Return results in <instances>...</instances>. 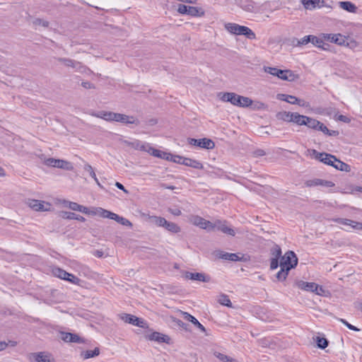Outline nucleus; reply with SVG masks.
<instances>
[{
    "instance_id": "f257e3e1",
    "label": "nucleus",
    "mask_w": 362,
    "mask_h": 362,
    "mask_svg": "<svg viewBox=\"0 0 362 362\" xmlns=\"http://www.w3.org/2000/svg\"><path fill=\"white\" fill-rule=\"evenodd\" d=\"M221 95V100L223 102H229L232 105L246 107L252 105V100L245 96L238 95L235 93H220Z\"/></svg>"
},
{
    "instance_id": "f03ea898",
    "label": "nucleus",
    "mask_w": 362,
    "mask_h": 362,
    "mask_svg": "<svg viewBox=\"0 0 362 362\" xmlns=\"http://www.w3.org/2000/svg\"><path fill=\"white\" fill-rule=\"evenodd\" d=\"M225 29L233 35H245L249 40H255L256 38L255 33L250 28L245 25L228 23L225 24Z\"/></svg>"
},
{
    "instance_id": "7ed1b4c3",
    "label": "nucleus",
    "mask_w": 362,
    "mask_h": 362,
    "mask_svg": "<svg viewBox=\"0 0 362 362\" xmlns=\"http://www.w3.org/2000/svg\"><path fill=\"white\" fill-rule=\"evenodd\" d=\"M298 264V258L294 252L291 250L287 251L284 256L280 258V267H285L287 269H291L296 267Z\"/></svg>"
},
{
    "instance_id": "20e7f679",
    "label": "nucleus",
    "mask_w": 362,
    "mask_h": 362,
    "mask_svg": "<svg viewBox=\"0 0 362 362\" xmlns=\"http://www.w3.org/2000/svg\"><path fill=\"white\" fill-rule=\"evenodd\" d=\"M310 155L316 160L332 167L334 166V161H337L335 156L325 152L320 153L315 149L310 150Z\"/></svg>"
},
{
    "instance_id": "39448f33",
    "label": "nucleus",
    "mask_w": 362,
    "mask_h": 362,
    "mask_svg": "<svg viewBox=\"0 0 362 362\" xmlns=\"http://www.w3.org/2000/svg\"><path fill=\"white\" fill-rule=\"evenodd\" d=\"M216 230L231 236H235V235L234 229L229 227L226 221L216 220L214 222H211L210 231H214Z\"/></svg>"
},
{
    "instance_id": "423d86ee",
    "label": "nucleus",
    "mask_w": 362,
    "mask_h": 362,
    "mask_svg": "<svg viewBox=\"0 0 362 362\" xmlns=\"http://www.w3.org/2000/svg\"><path fill=\"white\" fill-rule=\"evenodd\" d=\"M188 144L205 149H213L215 147V143L210 139H188Z\"/></svg>"
},
{
    "instance_id": "0eeeda50",
    "label": "nucleus",
    "mask_w": 362,
    "mask_h": 362,
    "mask_svg": "<svg viewBox=\"0 0 362 362\" xmlns=\"http://www.w3.org/2000/svg\"><path fill=\"white\" fill-rule=\"evenodd\" d=\"M322 37L325 40L329 41L331 42H334L338 45H348L349 43L347 42V38L340 34H327V33H323Z\"/></svg>"
},
{
    "instance_id": "6e6552de",
    "label": "nucleus",
    "mask_w": 362,
    "mask_h": 362,
    "mask_svg": "<svg viewBox=\"0 0 362 362\" xmlns=\"http://www.w3.org/2000/svg\"><path fill=\"white\" fill-rule=\"evenodd\" d=\"M120 318L126 323H129L139 327L144 328L146 325V322L139 317L131 314L124 313L121 315Z\"/></svg>"
},
{
    "instance_id": "1a4fd4ad",
    "label": "nucleus",
    "mask_w": 362,
    "mask_h": 362,
    "mask_svg": "<svg viewBox=\"0 0 362 362\" xmlns=\"http://www.w3.org/2000/svg\"><path fill=\"white\" fill-rule=\"evenodd\" d=\"M190 222L197 226L202 229H205L208 231H210V227L211 226V222L207 220H205L201 216H192L189 218Z\"/></svg>"
},
{
    "instance_id": "9d476101",
    "label": "nucleus",
    "mask_w": 362,
    "mask_h": 362,
    "mask_svg": "<svg viewBox=\"0 0 362 362\" xmlns=\"http://www.w3.org/2000/svg\"><path fill=\"white\" fill-rule=\"evenodd\" d=\"M305 185L307 187H317V186H322V187H332L334 185V184L331 181L322 180V179H319V178H314V179L306 180L305 182Z\"/></svg>"
},
{
    "instance_id": "9b49d317",
    "label": "nucleus",
    "mask_w": 362,
    "mask_h": 362,
    "mask_svg": "<svg viewBox=\"0 0 362 362\" xmlns=\"http://www.w3.org/2000/svg\"><path fill=\"white\" fill-rule=\"evenodd\" d=\"M184 277L187 279H190L193 281H198L201 282H209L211 278L209 275H206L204 273H192L189 272H185L184 273Z\"/></svg>"
},
{
    "instance_id": "f8f14e48",
    "label": "nucleus",
    "mask_w": 362,
    "mask_h": 362,
    "mask_svg": "<svg viewBox=\"0 0 362 362\" xmlns=\"http://www.w3.org/2000/svg\"><path fill=\"white\" fill-rule=\"evenodd\" d=\"M115 122H120L126 124H135L139 125L140 122L133 116H129L124 114L117 113Z\"/></svg>"
},
{
    "instance_id": "ddd939ff",
    "label": "nucleus",
    "mask_w": 362,
    "mask_h": 362,
    "mask_svg": "<svg viewBox=\"0 0 362 362\" xmlns=\"http://www.w3.org/2000/svg\"><path fill=\"white\" fill-rule=\"evenodd\" d=\"M50 204L44 201L32 199L29 202V206L37 211H45L49 209Z\"/></svg>"
},
{
    "instance_id": "4468645a",
    "label": "nucleus",
    "mask_w": 362,
    "mask_h": 362,
    "mask_svg": "<svg viewBox=\"0 0 362 362\" xmlns=\"http://www.w3.org/2000/svg\"><path fill=\"white\" fill-rule=\"evenodd\" d=\"M148 339L151 341H155L158 343L163 342L166 344H170V338L168 335L161 334L158 332H153V333L149 334L148 336Z\"/></svg>"
},
{
    "instance_id": "2eb2a0df",
    "label": "nucleus",
    "mask_w": 362,
    "mask_h": 362,
    "mask_svg": "<svg viewBox=\"0 0 362 362\" xmlns=\"http://www.w3.org/2000/svg\"><path fill=\"white\" fill-rule=\"evenodd\" d=\"M304 8L307 10H313L316 8H321L324 6V0H301Z\"/></svg>"
},
{
    "instance_id": "dca6fc26",
    "label": "nucleus",
    "mask_w": 362,
    "mask_h": 362,
    "mask_svg": "<svg viewBox=\"0 0 362 362\" xmlns=\"http://www.w3.org/2000/svg\"><path fill=\"white\" fill-rule=\"evenodd\" d=\"M116 115V112L108 111H100L92 114L93 116L101 118L107 122H115Z\"/></svg>"
},
{
    "instance_id": "f3484780",
    "label": "nucleus",
    "mask_w": 362,
    "mask_h": 362,
    "mask_svg": "<svg viewBox=\"0 0 362 362\" xmlns=\"http://www.w3.org/2000/svg\"><path fill=\"white\" fill-rule=\"evenodd\" d=\"M57 61L59 62L62 63L66 66L72 67L76 70H80L81 68L83 67L81 62H76L75 60H73V59H69V58L59 57V58H57Z\"/></svg>"
},
{
    "instance_id": "a211bd4d",
    "label": "nucleus",
    "mask_w": 362,
    "mask_h": 362,
    "mask_svg": "<svg viewBox=\"0 0 362 362\" xmlns=\"http://www.w3.org/2000/svg\"><path fill=\"white\" fill-rule=\"evenodd\" d=\"M182 315L185 320L191 322L193 325H194L200 331L202 332H206L205 327L192 315L187 312H182Z\"/></svg>"
},
{
    "instance_id": "6ab92c4d",
    "label": "nucleus",
    "mask_w": 362,
    "mask_h": 362,
    "mask_svg": "<svg viewBox=\"0 0 362 362\" xmlns=\"http://www.w3.org/2000/svg\"><path fill=\"white\" fill-rule=\"evenodd\" d=\"M339 5L341 8L347 12L356 13L358 11V7L351 1H339Z\"/></svg>"
},
{
    "instance_id": "aec40b11",
    "label": "nucleus",
    "mask_w": 362,
    "mask_h": 362,
    "mask_svg": "<svg viewBox=\"0 0 362 362\" xmlns=\"http://www.w3.org/2000/svg\"><path fill=\"white\" fill-rule=\"evenodd\" d=\"M218 257L223 259L232 261V262L242 261L243 258V256L240 257L238 254L229 253V252H221L219 253Z\"/></svg>"
},
{
    "instance_id": "412c9836",
    "label": "nucleus",
    "mask_w": 362,
    "mask_h": 362,
    "mask_svg": "<svg viewBox=\"0 0 362 362\" xmlns=\"http://www.w3.org/2000/svg\"><path fill=\"white\" fill-rule=\"evenodd\" d=\"M277 77L281 80L293 81L296 78V75L291 70L280 69V71H279V76Z\"/></svg>"
},
{
    "instance_id": "4be33fe9",
    "label": "nucleus",
    "mask_w": 362,
    "mask_h": 362,
    "mask_svg": "<svg viewBox=\"0 0 362 362\" xmlns=\"http://www.w3.org/2000/svg\"><path fill=\"white\" fill-rule=\"evenodd\" d=\"M182 165L194 169L204 168L203 164L200 161L186 157L185 160H183Z\"/></svg>"
},
{
    "instance_id": "5701e85b",
    "label": "nucleus",
    "mask_w": 362,
    "mask_h": 362,
    "mask_svg": "<svg viewBox=\"0 0 362 362\" xmlns=\"http://www.w3.org/2000/svg\"><path fill=\"white\" fill-rule=\"evenodd\" d=\"M60 216L64 219H74L82 222L86 221V218L83 216L69 211H62Z\"/></svg>"
},
{
    "instance_id": "b1692460",
    "label": "nucleus",
    "mask_w": 362,
    "mask_h": 362,
    "mask_svg": "<svg viewBox=\"0 0 362 362\" xmlns=\"http://www.w3.org/2000/svg\"><path fill=\"white\" fill-rule=\"evenodd\" d=\"M297 286L299 288L306 291L313 292L314 288H316V284L314 282H306L303 281H299L297 283Z\"/></svg>"
},
{
    "instance_id": "393cba45",
    "label": "nucleus",
    "mask_w": 362,
    "mask_h": 362,
    "mask_svg": "<svg viewBox=\"0 0 362 362\" xmlns=\"http://www.w3.org/2000/svg\"><path fill=\"white\" fill-rule=\"evenodd\" d=\"M31 358L35 362H51L49 355L44 352L32 354Z\"/></svg>"
},
{
    "instance_id": "a878e982",
    "label": "nucleus",
    "mask_w": 362,
    "mask_h": 362,
    "mask_svg": "<svg viewBox=\"0 0 362 362\" xmlns=\"http://www.w3.org/2000/svg\"><path fill=\"white\" fill-rule=\"evenodd\" d=\"M95 214H98L100 217L107 218L111 220H115V216H117L116 214L104 209L103 208H98Z\"/></svg>"
},
{
    "instance_id": "bb28decb",
    "label": "nucleus",
    "mask_w": 362,
    "mask_h": 362,
    "mask_svg": "<svg viewBox=\"0 0 362 362\" xmlns=\"http://www.w3.org/2000/svg\"><path fill=\"white\" fill-rule=\"evenodd\" d=\"M324 41H325V40L322 37V35H321V37L310 35V42H311L313 45H315L317 47L322 48L323 49H326V48L324 47L326 45L324 42Z\"/></svg>"
},
{
    "instance_id": "cd10ccee",
    "label": "nucleus",
    "mask_w": 362,
    "mask_h": 362,
    "mask_svg": "<svg viewBox=\"0 0 362 362\" xmlns=\"http://www.w3.org/2000/svg\"><path fill=\"white\" fill-rule=\"evenodd\" d=\"M163 228L167 230L168 231L173 233H178L180 232L181 228L180 227L173 222H170L166 221V223Z\"/></svg>"
},
{
    "instance_id": "c85d7f7f",
    "label": "nucleus",
    "mask_w": 362,
    "mask_h": 362,
    "mask_svg": "<svg viewBox=\"0 0 362 362\" xmlns=\"http://www.w3.org/2000/svg\"><path fill=\"white\" fill-rule=\"evenodd\" d=\"M305 124H304L303 125L307 126L308 128L313 129H317L320 122L314 118L306 116L305 119Z\"/></svg>"
},
{
    "instance_id": "c756f323",
    "label": "nucleus",
    "mask_w": 362,
    "mask_h": 362,
    "mask_svg": "<svg viewBox=\"0 0 362 362\" xmlns=\"http://www.w3.org/2000/svg\"><path fill=\"white\" fill-rule=\"evenodd\" d=\"M335 169L344 171V172H350L351 166L347 163H344L343 161L337 159V161H334V164L333 166Z\"/></svg>"
},
{
    "instance_id": "7c9ffc66",
    "label": "nucleus",
    "mask_w": 362,
    "mask_h": 362,
    "mask_svg": "<svg viewBox=\"0 0 362 362\" xmlns=\"http://www.w3.org/2000/svg\"><path fill=\"white\" fill-rule=\"evenodd\" d=\"M149 220L152 223H154L156 226L163 228L165 226L167 221L165 218L157 216H149Z\"/></svg>"
},
{
    "instance_id": "2f4dec72",
    "label": "nucleus",
    "mask_w": 362,
    "mask_h": 362,
    "mask_svg": "<svg viewBox=\"0 0 362 362\" xmlns=\"http://www.w3.org/2000/svg\"><path fill=\"white\" fill-rule=\"evenodd\" d=\"M305 115H301L297 112H292L291 122H293L298 125H303L305 123Z\"/></svg>"
},
{
    "instance_id": "473e14b6",
    "label": "nucleus",
    "mask_w": 362,
    "mask_h": 362,
    "mask_svg": "<svg viewBox=\"0 0 362 362\" xmlns=\"http://www.w3.org/2000/svg\"><path fill=\"white\" fill-rule=\"evenodd\" d=\"M291 117L292 112H291L282 111L276 114V118L278 119L283 120L287 122H291Z\"/></svg>"
},
{
    "instance_id": "72a5a7b5",
    "label": "nucleus",
    "mask_w": 362,
    "mask_h": 362,
    "mask_svg": "<svg viewBox=\"0 0 362 362\" xmlns=\"http://www.w3.org/2000/svg\"><path fill=\"white\" fill-rule=\"evenodd\" d=\"M52 272L54 276L59 278L61 279H63V280H64L66 279V274L68 273L65 270H64L59 267H57L52 268Z\"/></svg>"
},
{
    "instance_id": "f704fd0d",
    "label": "nucleus",
    "mask_w": 362,
    "mask_h": 362,
    "mask_svg": "<svg viewBox=\"0 0 362 362\" xmlns=\"http://www.w3.org/2000/svg\"><path fill=\"white\" fill-rule=\"evenodd\" d=\"M150 154L156 158H163V159H165L167 160L168 159V156L169 153L164 152V151H160L158 149H156L152 147Z\"/></svg>"
},
{
    "instance_id": "c9c22d12",
    "label": "nucleus",
    "mask_w": 362,
    "mask_h": 362,
    "mask_svg": "<svg viewBox=\"0 0 362 362\" xmlns=\"http://www.w3.org/2000/svg\"><path fill=\"white\" fill-rule=\"evenodd\" d=\"M100 354V350L98 348H95L94 350H88L85 352H83L81 354V356L82 357L84 358V359H88V358H93V357H95V356H98Z\"/></svg>"
},
{
    "instance_id": "e433bc0d",
    "label": "nucleus",
    "mask_w": 362,
    "mask_h": 362,
    "mask_svg": "<svg viewBox=\"0 0 362 362\" xmlns=\"http://www.w3.org/2000/svg\"><path fill=\"white\" fill-rule=\"evenodd\" d=\"M290 269H287L285 267H281V269L277 272L276 277L279 281L286 280Z\"/></svg>"
},
{
    "instance_id": "4c0bfd02",
    "label": "nucleus",
    "mask_w": 362,
    "mask_h": 362,
    "mask_svg": "<svg viewBox=\"0 0 362 362\" xmlns=\"http://www.w3.org/2000/svg\"><path fill=\"white\" fill-rule=\"evenodd\" d=\"M55 168L65 169V170H70L71 168V165L69 162L61 160V159H56V165Z\"/></svg>"
},
{
    "instance_id": "58836bf2",
    "label": "nucleus",
    "mask_w": 362,
    "mask_h": 362,
    "mask_svg": "<svg viewBox=\"0 0 362 362\" xmlns=\"http://www.w3.org/2000/svg\"><path fill=\"white\" fill-rule=\"evenodd\" d=\"M334 221L339 224L351 226L352 228H354V227H355V223H356V221H352V220H350L348 218H336L334 220Z\"/></svg>"
},
{
    "instance_id": "ea45409f",
    "label": "nucleus",
    "mask_w": 362,
    "mask_h": 362,
    "mask_svg": "<svg viewBox=\"0 0 362 362\" xmlns=\"http://www.w3.org/2000/svg\"><path fill=\"white\" fill-rule=\"evenodd\" d=\"M218 303L228 308H232V303L228 296L226 294H221L218 298Z\"/></svg>"
},
{
    "instance_id": "a19ab883",
    "label": "nucleus",
    "mask_w": 362,
    "mask_h": 362,
    "mask_svg": "<svg viewBox=\"0 0 362 362\" xmlns=\"http://www.w3.org/2000/svg\"><path fill=\"white\" fill-rule=\"evenodd\" d=\"M187 15L191 16H200L203 14V12L200 13V9L195 6H187Z\"/></svg>"
},
{
    "instance_id": "79ce46f5",
    "label": "nucleus",
    "mask_w": 362,
    "mask_h": 362,
    "mask_svg": "<svg viewBox=\"0 0 362 362\" xmlns=\"http://www.w3.org/2000/svg\"><path fill=\"white\" fill-rule=\"evenodd\" d=\"M214 356L223 362H236L234 358L219 352H215Z\"/></svg>"
},
{
    "instance_id": "37998d69",
    "label": "nucleus",
    "mask_w": 362,
    "mask_h": 362,
    "mask_svg": "<svg viewBox=\"0 0 362 362\" xmlns=\"http://www.w3.org/2000/svg\"><path fill=\"white\" fill-rule=\"evenodd\" d=\"M270 253L273 256V258H281V249L278 245H274L270 250Z\"/></svg>"
},
{
    "instance_id": "c03bdc74",
    "label": "nucleus",
    "mask_w": 362,
    "mask_h": 362,
    "mask_svg": "<svg viewBox=\"0 0 362 362\" xmlns=\"http://www.w3.org/2000/svg\"><path fill=\"white\" fill-rule=\"evenodd\" d=\"M168 157V159L167 160H170L173 163L182 164V165L183 160H185V157L177 156V155H173L170 153H169Z\"/></svg>"
},
{
    "instance_id": "a18cd8bd",
    "label": "nucleus",
    "mask_w": 362,
    "mask_h": 362,
    "mask_svg": "<svg viewBox=\"0 0 362 362\" xmlns=\"http://www.w3.org/2000/svg\"><path fill=\"white\" fill-rule=\"evenodd\" d=\"M64 280L67 281L73 284H75V285H79V284L81 282L80 279H78L75 275H74L71 273H69V272L67 273L66 279Z\"/></svg>"
},
{
    "instance_id": "49530a36",
    "label": "nucleus",
    "mask_w": 362,
    "mask_h": 362,
    "mask_svg": "<svg viewBox=\"0 0 362 362\" xmlns=\"http://www.w3.org/2000/svg\"><path fill=\"white\" fill-rule=\"evenodd\" d=\"M317 346L318 348L321 349H325L326 347H327L329 341L326 338L323 337H317Z\"/></svg>"
},
{
    "instance_id": "de8ad7c7",
    "label": "nucleus",
    "mask_w": 362,
    "mask_h": 362,
    "mask_svg": "<svg viewBox=\"0 0 362 362\" xmlns=\"http://www.w3.org/2000/svg\"><path fill=\"white\" fill-rule=\"evenodd\" d=\"M115 221H116L117 223L122 224V226H128L130 228L132 226V223L128 219H127L122 216H119L117 214L115 216Z\"/></svg>"
},
{
    "instance_id": "09e8293b",
    "label": "nucleus",
    "mask_w": 362,
    "mask_h": 362,
    "mask_svg": "<svg viewBox=\"0 0 362 362\" xmlns=\"http://www.w3.org/2000/svg\"><path fill=\"white\" fill-rule=\"evenodd\" d=\"M33 24L35 28H37V26H42L44 28H47L49 26V22L41 18H35L33 21Z\"/></svg>"
},
{
    "instance_id": "8fccbe9b",
    "label": "nucleus",
    "mask_w": 362,
    "mask_h": 362,
    "mask_svg": "<svg viewBox=\"0 0 362 362\" xmlns=\"http://www.w3.org/2000/svg\"><path fill=\"white\" fill-rule=\"evenodd\" d=\"M295 41H296V45L297 46H301V45H307L308 43L310 42V35H306V36H304L303 38H301L300 40H298V39H296L293 41V42L294 43Z\"/></svg>"
},
{
    "instance_id": "3c124183",
    "label": "nucleus",
    "mask_w": 362,
    "mask_h": 362,
    "mask_svg": "<svg viewBox=\"0 0 362 362\" xmlns=\"http://www.w3.org/2000/svg\"><path fill=\"white\" fill-rule=\"evenodd\" d=\"M264 71L267 74H269L274 76H279V71H280L279 69H277L276 67H270V66H265L264 68Z\"/></svg>"
},
{
    "instance_id": "603ef678",
    "label": "nucleus",
    "mask_w": 362,
    "mask_h": 362,
    "mask_svg": "<svg viewBox=\"0 0 362 362\" xmlns=\"http://www.w3.org/2000/svg\"><path fill=\"white\" fill-rule=\"evenodd\" d=\"M287 98V103L290 104H297L300 106H305L304 104H300V99H298L296 96L288 95Z\"/></svg>"
},
{
    "instance_id": "864d4df0",
    "label": "nucleus",
    "mask_w": 362,
    "mask_h": 362,
    "mask_svg": "<svg viewBox=\"0 0 362 362\" xmlns=\"http://www.w3.org/2000/svg\"><path fill=\"white\" fill-rule=\"evenodd\" d=\"M66 206H68L70 209L73 211H78L80 209V204L76 202L65 201L64 202Z\"/></svg>"
},
{
    "instance_id": "5fc2aeb1",
    "label": "nucleus",
    "mask_w": 362,
    "mask_h": 362,
    "mask_svg": "<svg viewBox=\"0 0 362 362\" xmlns=\"http://www.w3.org/2000/svg\"><path fill=\"white\" fill-rule=\"evenodd\" d=\"M173 321L175 323L176 325L181 327L182 329H183L186 331L189 330V329H188L189 325L185 323L181 320L177 319V318H173Z\"/></svg>"
},
{
    "instance_id": "6e6d98bb",
    "label": "nucleus",
    "mask_w": 362,
    "mask_h": 362,
    "mask_svg": "<svg viewBox=\"0 0 362 362\" xmlns=\"http://www.w3.org/2000/svg\"><path fill=\"white\" fill-rule=\"evenodd\" d=\"M84 168V170H85L86 172H88V173H89L90 176L92 178H93V177H95V176H96V175H95V171H94V170H93V167H92L90 164H88V163L85 164V165H84V168Z\"/></svg>"
},
{
    "instance_id": "4d7b16f0",
    "label": "nucleus",
    "mask_w": 362,
    "mask_h": 362,
    "mask_svg": "<svg viewBox=\"0 0 362 362\" xmlns=\"http://www.w3.org/2000/svg\"><path fill=\"white\" fill-rule=\"evenodd\" d=\"M339 321L341 322L348 329H351V330H353V331H356V332H358L360 329L358 328H357L356 327L351 325L350 323H349L346 320L344 319H339Z\"/></svg>"
},
{
    "instance_id": "13d9d810",
    "label": "nucleus",
    "mask_w": 362,
    "mask_h": 362,
    "mask_svg": "<svg viewBox=\"0 0 362 362\" xmlns=\"http://www.w3.org/2000/svg\"><path fill=\"white\" fill-rule=\"evenodd\" d=\"M151 148L152 146L149 144L142 142L139 150L147 152L150 154Z\"/></svg>"
},
{
    "instance_id": "bf43d9fd",
    "label": "nucleus",
    "mask_w": 362,
    "mask_h": 362,
    "mask_svg": "<svg viewBox=\"0 0 362 362\" xmlns=\"http://www.w3.org/2000/svg\"><path fill=\"white\" fill-rule=\"evenodd\" d=\"M279 265V259L278 258H272L270 262V269L272 270H274L277 269Z\"/></svg>"
},
{
    "instance_id": "052dcab7",
    "label": "nucleus",
    "mask_w": 362,
    "mask_h": 362,
    "mask_svg": "<svg viewBox=\"0 0 362 362\" xmlns=\"http://www.w3.org/2000/svg\"><path fill=\"white\" fill-rule=\"evenodd\" d=\"M71 337H72L71 342L78 343V344H81V343L84 342V340L76 334L71 333Z\"/></svg>"
},
{
    "instance_id": "680f3d73",
    "label": "nucleus",
    "mask_w": 362,
    "mask_h": 362,
    "mask_svg": "<svg viewBox=\"0 0 362 362\" xmlns=\"http://www.w3.org/2000/svg\"><path fill=\"white\" fill-rule=\"evenodd\" d=\"M316 287H317L316 288H314L313 292L319 296H323L325 292V290L324 289V288L322 286H319L317 284H316Z\"/></svg>"
},
{
    "instance_id": "e2e57ef3",
    "label": "nucleus",
    "mask_w": 362,
    "mask_h": 362,
    "mask_svg": "<svg viewBox=\"0 0 362 362\" xmlns=\"http://www.w3.org/2000/svg\"><path fill=\"white\" fill-rule=\"evenodd\" d=\"M71 333L69 332H62V339L63 341L66 342H71Z\"/></svg>"
},
{
    "instance_id": "0e129e2a",
    "label": "nucleus",
    "mask_w": 362,
    "mask_h": 362,
    "mask_svg": "<svg viewBox=\"0 0 362 362\" xmlns=\"http://www.w3.org/2000/svg\"><path fill=\"white\" fill-rule=\"evenodd\" d=\"M44 163L47 166L55 168L56 159L52 158H47L44 161Z\"/></svg>"
},
{
    "instance_id": "69168bd1",
    "label": "nucleus",
    "mask_w": 362,
    "mask_h": 362,
    "mask_svg": "<svg viewBox=\"0 0 362 362\" xmlns=\"http://www.w3.org/2000/svg\"><path fill=\"white\" fill-rule=\"evenodd\" d=\"M141 143L142 142L139 140H135L132 142L129 143V145L136 150H139Z\"/></svg>"
},
{
    "instance_id": "338daca9",
    "label": "nucleus",
    "mask_w": 362,
    "mask_h": 362,
    "mask_svg": "<svg viewBox=\"0 0 362 362\" xmlns=\"http://www.w3.org/2000/svg\"><path fill=\"white\" fill-rule=\"evenodd\" d=\"M187 6L184 4H179L177 8V11L181 14H187Z\"/></svg>"
},
{
    "instance_id": "774afa93",
    "label": "nucleus",
    "mask_w": 362,
    "mask_h": 362,
    "mask_svg": "<svg viewBox=\"0 0 362 362\" xmlns=\"http://www.w3.org/2000/svg\"><path fill=\"white\" fill-rule=\"evenodd\" d=\"M317 130L322 132L326 135L329 132V129L322 122L320 123V125L318 126V128Z\"/></svg>"
}]
</instances>
